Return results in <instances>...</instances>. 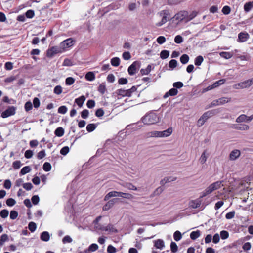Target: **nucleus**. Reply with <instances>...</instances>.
Segmentation results:
<instances>
[{"label": "nucleus", "mask_w": 253, "mask_h": 253, "mask_svg": "<svg viewBox=\"0 0 253 253\" xmlns=\"http://www.w3.org/2000/svg\"><path fill=\"white\" fill-rule=\"evenodd\" d=\"M141 120L144 124L151 125L159 122V118L156 113L150 112L142 117Z\"/></svg>", "instance_id": "obj_1"}, {"label": "nucleus", "mask_w": 253, "mask_h": 253, "mask_svg": "<svg viewBox=\"0 0 253 253\" xmlns=\"http://www.w3.org/2000/svg\"><path fill=\"white\" fill-rule=\"evenodd\" d=\"M172 132V129L169 128L162 131H152L148 133V136L150 137H166L169 136Z\"/></svg>", "instance_id": "obj_2"}, {"label": "nucleus", "mask_w": 253, "mask_h": 253, "mask_svg": "<svg viewBox=\"0 0 253 253\" xmlns=\"http://www.w3.org/2000/svg\"><path fill=\"white\" fill-rule=\"evenodd\" d=\"M75 43V40L72 38H70L62 42L60 44V46L64 51L72 47Z\"/></svg>", "instance_id": "obj_3"}, {"label": "nucleus", "mask_w": 253, "mask_h": 253, "mask_svg": "<svg viewBox=\"0 0 253 253\" xmlns=\"http://www.w3.org/2000/svg\"><path fill=\"white\" fill-rule=\"evenodd\" d=\"M160 15L162 16V18L160 22L157 23V26H161L166 23L170 18L169 11L167 10H164L160 13Z\"/></svg>", "instance_id": "obj_4"}, {"label": "nucleus", "mask_w": 253, "mask_h": 253, "mask_svg": "<svg viewBox=\"0 0 253 253\" xmlns=\"http://www.w3.org/2000/svg\"><path fill=\"white\" fill-rule=\"evenodd\" d=\"M16 107L13 106H9L8 108L1 113V117L6 118L15 114Z\"/></svg>", "instance_id": "obj_5"}, {"label": "nucleus", "mask_w": 253, "mask_h": 253, "mask_svg": "<svg viewBox=\"0 0 253 253\" xmlns=\"http://www.w3.org/2000/svg\"><path fill=\"white\" fill-rule=\"evenodd\" d=\"M63 52V51L60 46V47L53 46V47H52L51 48L48 49L47 50V56L48 57H52L55 54L59 53H62Z\"/></svg>", "instance_id": "obj_6"}, {"label": "nucleus", "mask_w": 253, "mask_h": 253, "mask_svg": "<svg viewBox=\"0 0 253 253\" xmlns=\"http://www.w3.org/2000/svg\"><path fill=\"white\" fill-rule=\"evenodd\" d=\"M187 16V11H181L176 13L173 17L175 20H178L179 22L184 21L186 22V17Z\"/></svg>", "instance_id": "obj_7"}, {"label": "nucleus", "mask_w": 253, "mask_h": 253, "mask_svg": "<svg viewBox=\"0 0 253 253\" xmlns=\"http://www.w3.org/2000/svg\"><path fill=\"white\" fill-rule=\"evenodd\" d=\"M140 63L138 61H134L133 63L128 67V73L130 75H134L137 69L140 67Z\"/></svg>", "instance_id": "obj_8"}, {"label": "nucleus", "mask_w": 253, "mask_h": 253, "mask_svg": "<svg viewBox=\"0 0 253 253\" xmlns=\"http://www.w3.org/2000/svg\"><path fill=\"white\" fill-rule=\"evenodd\" d=\"M250 38L249 34L246 32H241L238 34L237 41L239 42H246Z\"/></svg>", "instance_id": "obj_9"}, {"label": "nucleus", "mask_w": 253, "mask_h": 253, "mask_svg": "<svg viewBox=\"0 0 253 253\" xmlns=\"http://www.w3.org/2000/svg\"><path fill=\"white\" fill-rule=\"evenodd\" d=\"M202 201V200L201 199V198L191 200L189 203V206L192 209L198 208L200 207L201 205Z\"/></svg>", "instance_id": "obj_10"}, {"label": "nucleus", "mask_w": 253, "mask_h": 253, "mask_svg": "<svg viewBox=\"0 0 253 253\" xmlns=\"http://www.w3.org/2000/svg\"><path fill=\"white\" fill-rule=\"evenodd\" d=\"M154 246L158 249L163 250L165 247V243L162 239H157L153 241Z\"/></svg>", "instance_id": "obj_11"}, {"label": "nucleus", "mask_w": 253, "mask_h": 253, "mask_svg": "<svg viewBox=\"0 0 253 253\" xmlns=\"http://www.w3.org/2000/svg\"><path fill=\"white\" fill-rule=\"evenodd\" d=\"M232 128L240 130H247L249 129L250 127L246 124H240L233 125Z\"/></svg>", "instance_id": "obj_12"}, {"label": "nucleus", "mask_w": 253, "mask_h": 253, "mask_svg": "<svg viewBox=\"0 0 253 253\" xmlns=\"http://www.w3.org/2000/svg\"><path fill=\"white\" fill-rule=\"evenodd\" d=\"M178 90L176 88H173L167 92L164 95V98H166L169 96H174L177 94Z\"/></svg>", "instance_id": "obj_13"}, {"label": "nucleus", "mask_w": 253, "mask_h": 253, "mask_svg": "<svg viewBox=\"0 0 253 253\" xmlns=\"http://www.w3.org/2000/svg\"><path fill=\"white\" fill-rule=\"evenodd\" d=\"M176 177L172 176L166 177L160 181V184L164 185L165 184L176 180Z\"/></svg>", "instance_id": "obj_14"}, {"label": "nucleus", "mask_w": 253, "mask_h": 253, "mask_svg": "<svg viewBox=\"0 0 253 253\" xmlns=\"http://www.w3.org/2000/svg\"><path fill=\"white\" fill-rule=\"evenodd\" d=\"M116 93L118 95L121 96L122 97H130L129 92L128 91V89L125 90L124 89H119L116 90Z\"/></svg>", "instance_id": "obj_15"}, {"label": "nucleus", "mask_w": 253, "mask_h": 253, "mask_svg": "<svg viewBox=\"0 0 253 253\" xmlns=\"http://www.w3.org/2000/svg\"><path fill=\"white\" fill-rule=\"evenodd\" d=\"M240 155V151L238 150H234L230 154V159L231 160H235Z\"/></svg>", "instance_id": "obj_16"}, {"label": "nucleus", "mask_w": 253, "mask_h": 253, "mask_svg": "<svg viewBox=\"0 0 253 253\" xmlns=\"http://www.w3.org/2000/svg\"><path fill=\"white\" fill-rule=\"evenodd\" d=\"M117 199H113L110 201H109L103 207V211H108L109 210L114 204Z\"/></svg>", "instance_id": "obj_17"}, {"label": "nucleus", "mask_w": 253, "mask_h": 253, "mask_svg": "<svg viewBox=\"0 0 253 253\" xmlns=\"http://www.w3.org/2000/svg\"><path fill=\"white\" fill-rule=\"evenodd\" d=\"M119 192L116 191H112L109 192L108 194H107L105 195L104 200L105 201H107L111 197H118L119 196Z\"/></svg>", "instance_id": "obj_18"}, {"label": "nucleus", "mask_w": 253, "mask_h": 253, "mask_svg": "<svg viewBox=\"0 0 253 253\" xmlns=\"http://www.w3.org/2000/svg\"><path fill=\"white\" fill-rule=\"evenodd\" d=\"M41 239L44 242H47L50 239V235L48 232L43 231L42 232L40 236Z\"/></svg>", "instance_id": "obj_19"}, {"label": "nucleus", "mask_w": 253, "mask_h": 253, "mask_svg": "<svg viewBox=\"0 0 253 253\" xmlns=\"http://www.w3.org/2000/svg\"><path fill=\"white\" fill-rule=\"evenodd\" d=\"M219 54L221 57L226 59H229L233 56V53L231 52H221Z\"/></svg>", "instance_id": "obj_20"}, {"label": "nucleus", "mask_w": 253, "mask_h": 253, "mask_svg": "<svg viewBox=\"0 0 253 253\" xmlns=\"http://www.w3.org/2000/svg\"><path fill=\"white\" fill-rule=\"evenodd\" d=\"M85 100V97L82 95L77 98H76L75 100V103L79 106V107H81L83 106V105L84 102Z\"/></svg>", "instance_id": "obj_21"}, {"label": "nucleus", "mask_w": 253, "mask_h": 253, "mask_svg": "<svg viewBox=\"0 0 253 253\" xmlns=\"http://www.w3.org/2000/svg\"><path fill=\"white\" fill-rule=\"evenodd\" d=\"M208 157L209 154L207 153L206 151H204L199 158V161L200 163L202 164L205 163Z\"/></svg>", "instance_id": "obj_22"}, {"label": "nucleus", "mask_w": 253, "mask_h": 253, "mask_svg": "<svg viewBox=\"0 0 253 253\" xmlns=\"http://www.w3.org/2000/svg\"><path fill=\"white\" fill-rule=\"evenodd\" d=\"M223 182H224V181H223V180L217 181H216L211 184L214 190H215L220 189L222 186H223Z\"/></svg>", "instance_id": "obj_23"}, {"label": "nucleus", "mask_w": 253, "mask_h": 253, "mask_svg": "<svg viewBox=\"0 0 253 253\" xmlns=\"http://www.w3.org/2000/svg\"><path fill=\"white\" fill-rule=\"evenodd\" d=\"M123 187L126 188L130 190H137V188L131 183H125L122 185Z\"/></svg>", "instance_id": "obj_24"}, {"label": "nucleus", "mask_w": 253, "mask_h": 253, "mask_svg": "<svg viewBox=\"0 0 253 253\" xmlns=\"http://www.w3.org/2000/svg\"><path fill=\"white\" fill-rule=\"evenodd\" d=\"M241 83L244 88L249 87L253 84V78L242 82Z\"/></svg>", "instance_id": "obj_25"}, {"label": "nucleus", "mask_w": 253, "mask_h": 253, "mask_svg": "<svg viewBox=\"0 0 253 253\" xmlns=\"http://www.w3.org/2000/svg\"><path fill=\"white\" fill-rule=\"evenodd\" d=\"M119 197H121L123 198L127 199H131L133 198V195L128 193H124L122 192H119Z\"/></svg>", "instance_id": "obj_26"}, {"label": "nucleus", "mask_w": 253, "mask_h": 253, "mask_svg": "<svg viewBox=\"0 0 253 253\" xmlns=\"http://www.w3.org/2000/svg\"><path fill=\"white\" fill-rule=\"evenodd\" d=\"M54 134L56 136L58 137H61L64 134V130L61 127H59L56 129L54 131Z\"/></svg>", "instance_id": "obj_27"}, {"label": "nucleus", "mask_w": 253, "mask_h": 253, "mask_svg": "<svg viewBox=\"0 0 253 253\" xmlns=\"http://www.w3.org/2000/svg\"><path fill=\"white\" fill-rule=\"evenodd\" d=\"M85 78L87 81H92L95 79V77L93 72H89L86 74Z\"/></svg>", "instance_id": "obj_28"}, {"label": "nucleus", "mask_w": 253, "mask_h": 253, "mask_svg": "<svg viewBox=\"0 0 253 253\" xmlns=\"http://www.w3.org/2000/svg\"><path fill=\"white\" fill-rule=\"evenodd\" d=\"M97 124H89L86 126V130L88 132H91L94 131L97 127Z\"/></svg>", "instance_id": "obj_29"}, {"label": "nucleus", "mask_w": 253, "mask_h": 253, "mask_svg": "<svg viewBox=\"0 0 253 253\" xmlns=\"http://www.w3.org/2000/svg\"><path fill=\"white\" fill-rule=\"evenodd\" d=\"M197 15V12L194 11L190 14L187 12V16L186 17V22L190 21L194 18Z\"/></svg>", "instance_id": "obj_30"}, {"label": "nucleus", "mask_w": 253, "mask_h": 253, "mask_svg": "<svg viewBox=\"0 0 253 253\" xmlns=\"http://www.w3.org/2000/svg\"><path fill=\"white\" fill-rule=\"evenodd\" d=\"M106 91L105 84L103 83L101 84L98 87V91L101 94H104Z\"/></svg>", "instance_id": "obj_31"}, {"label": "nucleus", "mask_w": 253, "mask_h": 253, "mask_svg": "<svg viewBox=\"0 0 253 253\" xmlns=\"http://www.w3.org/2000/svg\"><path fill=\"white\" fill-rule=\"evenodd\" d=\"M189 60V57L187 54H183L180 58V61L183 64L187 63Z\"/></svg>", "instance_id": "obj_32"}, {"label": "nucleus", "mask_w": 253, "mask_h": 253, "mask_svg": "<svg viewBox=\"0 0 253 253\" xmlns=\"http://www.w3.org/2000/svg\"><path fill=\"white\" fill-rule=\"evenodd\" d=\"M200 236V231L199 230H196L192 231L190 235V237L192 240H196Z\"/></svg>", "instance_id": "obj_33"}, {"label": "nucleus", "mask_w": 253, "mask_h": 253, "mask_svg": "<svg viewBox=\"0 0 253 253\" xmlns=\"http://www.w3.org/2000/svg\"><path fill=\"white\" fill-rule=\"evenodd\" d=\"M204 61V58L202 56L199 55L195 58L194 60V64L196 66H200Z\"/></svg>", "instance_id": "obj_34"}, {"label": "nucleus", "mask_w": 253, "mask_h": 253, "mask_svg": "<svg viewBox=\"0 0 253 253\" xmlns=\"http://www.w3.org/2000/svg\"><path fill=\"white\" fill-rule=\"evenodd\" d=\"M105 231H109L113 233H117V230L114 228V226L112 224H109L107 226H105V228L103 229Z\"/></svg>", "instance_id": "obj_35"}, {"label": "nucleus", "mask_w": 253, "mask_h": 253, "mask_svg": "<svg viewBox=\"0 0 253 253\" xmlns=\"http://www.w3.org/2000/svg\"><path fill=\"white\" fill-rule=\"evenodd\" d=\"M31 169L29 166H25L22 168L20 172V175H24L31 171Z\"/></svg>", "instance_id": "obj_36"}, {"label": "nucleus", "mask_w": 253, "mask_h": 253, "mask_svg": "<svg viewBox=\"0 0 253 253\" xmlns=\"http://www.w3.org/2000/svg\"><path fill=\"white\" fill-rule=\"evenodd\" d=\"M120 60L118 57H114L111 60V64L112 66L117 67L119 65Z\"/></svg>", "instance_id": "obj_37"}, {"label": "nucleus", "mask_w": 253, "mask_h": 253, "mask_svg": "<svg viewBox=\"0 0 253 253\" xmlns=\"http://www.w3.org/2000/svg\"><path fill=\"white\" fill-rule=\"evenodd\" d=\"M247 118V115L245 114H242L236 118V122L237 123H242L244 122H246Z\"/></svg>", "instance_id": "obj_38"}, {"label": "nucleus", "mask_w": 253, "mask_h": 253, "mask_svg": "<svg viewBox=\"0 0 253 253\" xmlns=\"http://www.w3.org/2000/svg\"><path fill=\"white\" fill-rule=\"evenodd\" d=\"M169 55V52L168 50H163L160 53V57L162 59L167 58Z\"/></svg>", "instance_id": "obj_39"}, {"label": "nucleus", "mask_w": 253, "mask_h": 253, "mask_svg": "<svg viewBox=\"0 0 253 253\" xmlns=\"http://www.w3.org/2000/svg\"><path fill=\"white\" fill-rule=\"evenodd\" d=\"M253 3V1L252 2H247L244 4V9L246 12H248L251 10V8H252V4Z\"/></svg>", "instance_id": "obj_40"}, {"label": "nucleus", "mask_w": 253, "mask_h": 253, "mask_svg": "<svg viewBox=\"0 0 253 253\" xmlns=\"http://www.w3.org/2000/svg\"><path fill=\"white\" fill-rule=\"evenodd\" d=\"M219 105H223L231 101V98L222 97L218 99Z\"/></svg>", "instance_id": "obj_41"}, {"label": "nucleus", "mask_w": 253, "mask_h": 253, "mask_svg": "<svg viewBox=\"0 0 253 253\" xmlns=\"http://www.w3.org/2000/svg\"><path fill=\"white\" fill-rule=\"evenodd\" d=\"M28 228L31 232H33L37 228V225L34 222H30L28 224Z\"/></svg>", "instance_id": "obj_42"}, {"label": "nucleus", "mask_w": 253, "mask_h": 253, "mask_svg": "<svg viewBox=\"0 0 253 253\" xmlns=\"http://www.w3.org/2000/svg\"><path fill=\"white\" fill-rule=\"evenodd\" d=\"M173 238L176 241H179L182 238V235L180 232L176 231L173 234Z\"/></svg>", "instance_id": "obj_43"}, {"label": "nucleus", "mask_w": 253, "mask_h": 253, "mask_svg": "<svg viewBox=\"0 0 253 253\" xmlns=\"http://www.w3.org/2000/svg\"><path fill=\"white\" fill-rule=\"evenodd\" d=\"M43 169L46 172L49 171L51 169V165L48 162H45L43 165Z\"/></svg>", "instance_id": "obj_44"}, {"label": "nucleus", "mask_w": 253, "mask_h": 253, "mask_svg": "<svg viewBox=\"0 0 253 253\" xmlns=\"http://www.w3.org/2000/svg\"><path fill=\"white\" fill-rule=\"evenodd\" d=\"M226 80L225 79H221L219 80L216 82H215L213 84L212 86L214 87V88H216L222 84H223L225 82Z\"/></svg>", "instance_id": "obj_45"}, {"label": "nucleus", "mask_w": 253, "mask_h": 253, "mask_svg": "<svg viewBox=\"0 0 253 253\" xmlns=\"http://www.w3.org/2000/svg\"><path fill=\"white\" fill-rule=\"evenodd\" d=\"M177 66V61L175 59L171 60L169 63V66L170 68L174 69Z\"/></svg>", "instance_id": "obj_46"}, {"label": "nucleus", "mask_w": 253, "mask_h": 253, "mask_svg": "<svg viewBox=\"0 0 253 253\" xmlns=\"http://www.w3.org/2000/svg\"><path fill=\"white\" fill-rule=\"evenodd\" d=\"M6 204L9 207H12L16 204V201L13 198H8L6 201Z\"/></svg>", "instance_id": "obj_47"}, {"label": "nucleus", "mask_w": 253, "mask_h": 253, "mask_svg": "<svg viewBox=\"0 0 253 253\" xmlns=\"http://www.w3.org/2000/svg\"><path fill=\"white\" fill-rule=\"evenodd\" d=\"M53 92L55 94L59 95L62 92V87L60 85H57L54 87Z\"/></svg>", "instance_id": "obj_48"}, {"label": "nucleus", "mask_w": 253, "mask_h": 253, "mask_svg": "<svg viewBox=\"0 0 253 253\" xmlns=\"http://www.w3.org/2000/svg\"><path fill=\"white\" fill-rule=\"evenodd\" d=\"M75 82V79L73 77H68L65 80V84L67 85H71Z\"/></svg>", "instance_id": "obj_49"}, {"label": "nucleus", "mask_w": 253, "mask_h": 253, "mask_svg": "<svg viewBox=\"0 0 253 253\" xmlns=\"http://www.w3.org/2000/svg\"><path fill=\"white\" fill-rule=\"evenodd\" d=\"M220 237L223 240L226 239L229 237V233L228 231L226 230H222L220 232Z\"/></svg>", "instance_id": "obj_50"}, {"label": "nucleus", "mask_w": 253, "mask_h": 253, "mask_svg": "<svg viewBox=\"0 0 253 253\" xmlns=\"http://www.w3.org/2000/svg\"><path fill=\"white\" fill-rule=\"evenodd\" d=\"M8 237L6 234H2L0 238V245H2L4 242L8 240Z\"/></svg>", "instance_id": "obj_51"}, {"label": "nucleus", "mask_w": 253, "mask_h": 253, "mask_svg": "<svg viewBox=\"0 0 253 253\" xmlns=\"http://www.w3.org/2000/svg\"><path fill=\"white\" fill-rule=\"evenodd\" d=\"M67 108L65 106H61L58 109V112L60 114H65L67 112Z\"/></svg>", "instance_id": "obj_52"}, {"label": "nucleus", "mask_w": 253, "mask_h": 253, "mask_svg": "<svg viewBox=\"0 0 253 253\" xmlns=\"http://www.w3.org/2000/svg\"><path fill=\"white\" fill-rule=\"evenodd\" d=\"M9 214L8 211L6 209H4L1 211L0 212V216L3 218H6Z\"/></svg>", "instance_id": "obj_53"}, {"label": "nucleus", "mask_w": 253, "mask_h": 253, "mask_svg": "<svg viewBox=\"0 0 253 253\" xmlns=\"http://www.w3.org/2000/svg\"><path fill=\"white\" fill-rule=\"evenodd\" d=\"M72 241H73V240H72V238L69 235L65 236L62 239V242L64 244L71 243L72 242Z\"/></svg>", "instance_id": "obj_54"}, {"label": "nucleus", "mask_w": 253, "mask_h": 253, "mask_svg": "<svg viewBox=\"0 0 253 253\" xmlns=\"http://www.w3.org/2000/svg\"><path fill=\"white\" fill-rule=\"evenodd\" d=\"M98 246L96 244L93 243L91 244L88 247V249L87 250L88 251H92L94 252L95 251L98 249Z\"/></svg>", "instance_id": "obj_55"}, {"label": "nucleus", "mask_w": 253, "mask_h": 253, "mask_svg": "<svg viewBox=\"0 0 253 253\" xmlns=\"http://www.w3.org/2000/svg\"><path fill=\"white\" fill-rule=\"evenodd\" d=\"M170 249L172 253H175L177 251L178 247L176 244L174 242H171L170 243Z\"/></svg>", "instance_id": "obj_56"}, {"label": "nucleus", "mask_w": 253, "mask_h": 253, "mask_svg": "<svg viewBox=\"0 0 253 253\" xmlns=\"http://www.w3.org/2000/svg\"><path fill=\"white\" fill-rule=\"evenodd\" d=\"M73 65V64L72 60L68 58L65 59L63 63V66H71Z\"/></svg>", "instance_id": "obj_57"}, {"label": "nucleus", "mask_w": 253, "mask_h": 253, "mask_svg": "<svg viewBox=\"0 0 253 253\" xmlns=\"http://www.w3.org/2000/svg\"><path fill=\"white\" fill-rule=\"evenodd\" d=\"M32 203L36 205H37L40 201L39 197L38 195H34L31 198Z\"/></svg>", "instance_id": "obj_58"}, {"label": "nucleus", "mask_w": 253, "mask_h": 253, "mask_svg": "<svg viewBox=\"0 0 253 253\" xmlns=\"http://www.w3.org/2000/svg\"><path fill=\"white\" fill-rule=\"evenodd\" d=\"M24 108H25V110L27 112H28L32 109L33 105L31 102H30V101L27 102L25 104Z\"/></svg>", "instance_id": "obj_59"}, {"label": "nucleus", "mask_w": 253, "mask_h": 253, "mask_svg": "<svg viewBox=\"0 0 253 253\" xmlns=\"http://www.w3.org/2000/svg\"><path fill=\"white\" fill-rule=\"evenodd\" d=\"M231 9L228 6H224L222 9V12L225 15L229 14L230 13Z\"/></svg>", "instance_id": "obj_60"}, {"label": "nucleus", "mask_w": 253, "mask_h": 253, "mask_svg": "<svg viewBox=\"0 0 253 253\" xmlns=\"http://www.w3.org/2000/svg\"><path fill=\"white\" fill-rule=\"evenodd\" d=\"M69 152V148L68 146L63 147L60 150V154L65 156Z\"/></svg>", "instance_id": "obj_61"}, {"label": "nucleus", "mask_w": 253, "mask_h": 253, "mask_svg": "<svg viewBox=\"0 0 253 253\" xmlns=\"http://www.w3.org/2000/svg\"><path fill=\"white\" fill-rule=\"evenodd\" d=\"M12 166L15 169H19L21 166V163L20 161H15L13 163Z\"/></svg>", "instance_id": "obj_62"}, {"label": "nucleus", "mask_w": 253, "mask_h": 253, "mask_svg": "<svg viewBox=\"0 0 253 253\" xmlns=\"http://www.w3.org/2000/svg\"><path fill=\"white\" fill-rule=\"evenodd\" d=\"M183 41V38L180 35H177L174 38V42L177 44L182 43Z\"/></svg>", "instance_id": "obj_63"}, {"label": "nucleus", "mask_w": 253, "mask_h": 253, "mask_svg": "<svg viewBox=\"0 0 253 253\" xmlns=\"http://www.w3.org/2000/svg\"><path fill=\"white\" fill-rule=\"evenodd\" d=\"M107 251L109 253H114L117 252V249L112 245H110L107 247Z\"/></svg>", "instance_id": "obj_64"}]
</instances>
